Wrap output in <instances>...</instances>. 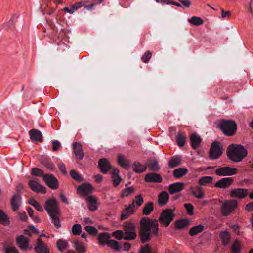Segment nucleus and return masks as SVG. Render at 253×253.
Returning a JSON list of instances; mask_svg holds the SVG:
<instances>
[{
    "instance_id": "nucleus-1",
    "label": "nucleus",
    "mask_w": 253,
    "mask_h": 253,
    "mask_svg": "<svg viewBox=\"0 0 253 253\" xmlns=\"http://www.w3.org/2000/svg\"><path fill=\"white\" fill-rule=\"evenodd\" d=\"M140 224V236L143 243L150 240L153 235L158 236L159 225L157 220L144 217L141 220Z\"/></svg>"
},
{
    "instance_id": "nucleus-2",
    "label": "nucleus",
    "mask_w": 253,
    "mask_h": 253,
    "mask_svg": "<svg viewBox=\"0 0 253 253\" xmlns=\"http://www.w3.org/2000/svg\"><path fill=\"white\" fill-rule=\"evenodd\" d=\"M247 151L240 145L231 144L229 146L227 155L228 158L235 162H239L246 157Z\"/></svg>"
},
{
    "instance_id": "nucleus-3",
    "label": "nucleus",
    "mask_w": 253,
    "mask_h": 253,
    "mask_svg": "<svg viewBox=\"0 0 253 253\" xmlns=\"http://www.w3.org/2000/svg\"><path fill=\"white\" fill-rule=\"evenodd\" d=\"M219 126L223 133L226 135H233L237 130L235 122L231 120H221Z\"/></svg>"
},
{
    "instance_id": "nucleus-4",
    "label": "nucleus",
    "mask_w": 253,
    "mask_h": 253,
    "mask_svg": "<svg viewBox=\"0 0 253 253\" xmlns=\"http://www.w3.org/2000/svg\"><path fill=\"white\" fill-rule=\"evenodd\" d=\"M45 209L49 216L60 214L58 202L55 198L48 199L45 203Z\"/></svg>"
},
{
    "instance_id": "nucleus-5",
    "label": "nucleus",
    "mask_w": 253,
    "mask_h": 253,
    "mask_svg": "<svg viewBox=\"0 0 253 253\" xmlns=\"http://www.w3.org/2000/svg\"><path fill=\"white\" fill-rule=\"evenodd\" d=\"M174 209H166L162 211L159 217V221L161 224L165 226H168L170 222L173 220L174 214L173 211Z\"/></svg>"
},
{
    "instance_id": "nucleus-6",
    "label": "nucleus",
    "mask_w": 253,
    "mask_h": 253,
    "mask_svg": "<svg viewBox=\"0 0 253 253\" xmlns=\"http://www.w3.org/2000/svg\"><path fill=\"white\" fill-rule=\"evenodd\" d=\"M237 207L236 200H229L224 202L221 207V211L223 215H229Z\"/></svg>"
},
{
    "instance_id": "nucleus-7",
    "label": "nucleus",
    "mask_w": 253,
    "mask_h": 253,
    "mask_svg": "<svg viewBox=\"0 0 253 253\" xmlns=\"http://www.w3.org/2000/svg\"><path fill=\"white\" fill-rule=\"evenodd\" d=\"M223 149L222 145L218 142H214L212 143L209 152V157L211 159H217L222 154Z\"/></svg>"
},
{
    "instance_id": "nucleus-8",
    "label": "nucleus",
    "mask_w": 253,
    "mask_h": 253,
    "mask_svg": "<svg viewBox=\"0 0 253 253\" xmlns=\"http://www.w3.org/2000/svg\"><path fill=\"white\" fill-rule=\"evenodd\" d=\"M137 236L135 227L133 224L127 223L124 228V239L126 240H134Z\"/></svg>"
},
{
    "instance_id": "nucleus-9",
    "label": "nucleus",
    "mask_w": 253,
    "mask_h": 253,
    "mask_svg": "<svg viewBox=\"0 0 253 253\" xmlns=\"http://www.w3.org/2000/svg\"><path fill=\"white\" fill-rule=\"evenodd\" d=\"M237 172V169L236 168H233L229 167H223L217 169L215 173L219 176H230L235 175Z\"/></svg>"
},
{
    "instance_id": "nucleus-10",
    "label": "nucleus",
    "mask_w": 253,
    "mask_h": 253,
    "mask_svg": "<svg viewBox=\"0 0 253 253\" xmlns=\"http://www.w3.org/2000/svg\"><path fill=\"white\" fill-rule=\"evenodd\" d=\"M93 190L92 185L88 183H83L77 188V192L80 196H86L90 194Z\"/></svg>"
},
{
    "instance_id": "nucleus-11",
    "label": "nucleus",
    "mask_w": 253,
    "mask_h": 253,
    "mask_svg": "<svg viewBox=\"0 0 253 253\" xmlns=\"http://www.w3.org/2000/svg\"><path fill=\"white\" fill-rule=\"evenodd\" d=\"M16 243L22 250H30L32 248V247H29V239L23 235H20L16 238Z\"/></svg>"
},
{
    "instance_id": "nucleus-12",
    "label": "nucleus",
    "mask_w": 253,
    "mask_h": 253,
    "mask_svg": "<svg viewBox=\"0 0 253 253\" xmlns=\"http://www.w3.org/2000/svg\"><path fill=\"white\" fill-rule=\"evenodd\" d=\"M43 178L46 184L51 189H56L59 187L57 179L53 175L46 174L43 175Z\"/></svg>"
},
{
    "instance_id": "nucleus-13",
    "label": "nucleus",
    "mask_w": 253,
    "mask_h": 253,
    "mask_svg": "<svg viewBox=\"0 0 253 253\" xmlns=\"http://www.w3.org/2000/svg\"><path fill=\"white\" fill-rule=\"evenodd\" d=\"M29 185L31 190L35 192L42 194H45L46 192L45 187L40 184L36 179L29 181Z\"/></svg>"
},
{
    "instance_id": "nucleus-14",
    "label": "nucleus",
    "mask_w": 253,
    "mask_h": 253,
    "mask_svg": "<svg viewBox=\"0 0 253 253\" xmlns=\"http://www.w3.org/2000/svg\"><path fill=\"white\" fill-rule=\"evenodd\" d=\"M230 194L231 197L243 199L248 195V190L245 188H234L231 190Z\"/></svg>"
},
{
    "instance_id": "nucleus-15",
    "label": "nucleus",
    "mask_w": 253,
    "mask_h": 253,
    "mask_svg": "<svg viewBox=\"0 0 253 253\" xmlns=\"http://www.w3.org/2000/svg\"><path fill=\"white\" fill-rule=\"evenodd\" d=\"M233 182L231 177L222 178L215 183V186L220 188H226L229 187Z\"/></svg>"
},
{
    "instance_id": "nucleus-16",
    "label": "nucleus",
    "mask_w": 253,
    "mask_h": 253,
    "mask_svg": "<svg viewBox=\"0 0 253 253\" xmlns=\"http://www.w3.org/2000/svg\"><path fill=\"white\" fill-rule=\"evenodd\" d=\"M190 193L197 199H202L204 197V192L203 188L199 186H191L189 188Z\"/></svg>"
},
{
    "instance_id": "nucleus-17",
    "label": "nucleus",
    "mask_w": 253,
    "mask_h": 253,
    "mask_svg": "<svg viewBox=\"0 0 253 253\" xmlns=\"http://www.w3.org/2000/svg\"><path fill=\"white\" fill-rule=\"evenodd\" d=\"M136 211L135 205L134 203L129 205L127 207H126L125 210L122 212L121 218L124 220L128 217L131 214H133Z\"/></svg>"
},
{
    "instance_id": "nucleus-18",
    "label": "nucleus",
    "mask_w": 253,
    "mask_h": 253,
    "mask_svg": "<svg viewBox=\"0 0 253 253\" xmlns=\"http://www.w3.org/2000/svg\"><path fill=\"white\" fill-rule=\"evenodd\" d=\"M184 183L182 182H176L170 184L168 188L169 192L171 194H174L181 191L184 189Z\"/></svg>"
},
{
    "instance_id": "nucleus-19",
    "label": "nucleus",
    "mask_w": 253,
    "mask_h": 253,
    "mask_svg": "<svg viewBox=\"0 0 253 253\" xmlns=\"http://www.w3.org/2000/svg\"><path fill=\"white\" fill-rule=\"evenodd\" d=\"M145 180L147 182H161L162 180L161 176L156 173H150L146 175Z\"/></svg>"
},
{
    "instance_id": "nucleus-20",
    "label": "nucleus",
    "mask_w": 253,
    "mask_h": 253,
    "mask_svg": "<svg viewBox=\"0 0 253 253\" xmlns=\"http://www.w3.org/2000/svg\"><path fill=\"white\" fill-rule=\"evenodd\" d=\"M34 249L37 253H49L46 246L40 238L37 239V243Z\"/></svg>"
},
{
    "instance_id": "nucleus-21",
    "label": "nucleus",
    "mask_w": 253,
    "mask_h": 253,
    "mask_svg": "<svg viewBox=\"0 0 253 253\" xmlns=\"http://www.w3.org/2000/svg\"><path fill=\"white\" fill-rule=\"evenodd\" d=\"M29 134L30 139L33 141L41 142L42 140V135L41 132L37 129H32L29 131Z\"/></svg>"
},
{
    "instance_id": "nucleus-22",
    "label": "nucleus",
    "mask_w": 253,
    "mask_h": 253,
    "mask_svg": "<svg viewBox=\"0 0 253 253\" xmlns=\"http://www.w3.org/2000/svg\"><path fill=\"white\" fill-rule=\"evenodd\" d=\"M98 166L101 171L103 173H107L111 168L109 162L105 158L102 159L99 161Z\"/></svg>"
},
{
    "instance_id": "nucleus-23",
    "label": "nucleus",
    "mask_w": 253,
    "mask_h": 253,
    "mask_svg": "<svg viewBox=\"0 0 253 253\" xmlns=\"http://www.w3.org/2000/svg\"><path fill=\"white\" fill-rule=\"evenodd\" d=\"M21 197L19 195L16 194L13 195L11 200V204L13 211H16L18 210L21 204Z\"/></svg>"
},
{
    "instance_id": "nucleus-24",
    "label": "nucleus",
    "mask_w": 253,
    "mask_h": 253,
    "mask_svg": "<svg viewBox=\"0 0 253 253\" xmlns=\"http://www.w3.org/2000/svg\"><path fill=\"white\" fill-rule=\"evenodd\" d=\"M190 138L192 147L195 149H197L199 146L202 139L196 133L192 134Z\"/></svg>"
},
{
    "instance_id": "nucleus-25",
    "label": "nucleus",
    "mask_w": 253,
    "mask_h": 253,
    "mask_svg": "<svg viewBox=\"0 0 253 253\" xmlns=\"http://www.w3.org/2000/svg\"><path fill=\"white\" fill-rule=\"evenodd\" d=\"M111 174L112 175V179L113 182V185L116 187L119 185L122 180L121 178L119 175V170L117 169H114L111 172Z\"/></svg>"
},
{
    "instance_id": "nucleus-26",
    "label": "nucleus",
    "mask_w": 253,
    "mask_h": 253,
    "mask_svg": "<svg viewBox=\"0 0 253 253\" xmlns=\"http://www.w3.org/2000/svg\"><path fill=\"white\" fill-rule=\"evenodd\" d=\"M87 205L89 210L94 211L97 210L96 199L92 196H88L86 198Z\"/></svg>"
},
{
    "instance_id": "nucleus-27",
    "label": "nucleus",
    "mask_w": 253,
    "mask_h": 253,
    "mask_svg": "<svg viewBox=\"0 0 253 253\" xmlns=\"http://www.w3.org/2000/svg\"><path fill=\"white\" fill-rule=\"evenodd\" d=\"M110 235L108 233H101L98 235L97 239L99 244L101 245H107L110 241Z\"/></svg>"
},
{
    "instance_id": "nucleus-28",
    "label": "nucleus",
    "mask_w": 253,
    "mask_h": 253,
    "mask_svg": "<svg viewBox=\"0 0 253 253\" xmlns=\"http://www.w3.org/2000/svg\"><path fill=\"white\" fill-rule=\"evenodd\" d=\"M73 148L76 156L81 160L84 157V153L82 151V145L78 142H75L73 144Z\"/></svg>"
},
{
    "instance_id": "nucleus-29",
    "label": "nucleus",
    "mask_w": 253,
    "mask_h": 253,
    "mask_svg": "<svg viewBox=\"0 0 253 253\" xmlns=\"http://www.w3.org/2000/svg\"><path fill=\"white\" fill-rule=\"evenodd\" d=\"M118 162L121 167L125 169L128 168L130 165L129 161L126 159L124 155L121 154L118 155Z\"/></svg>"
},
{
    "instance_id": "nucleus-30",
    "label": "nucleus",
    "mask_w": 253,
    "mask_h": 253,
    "mask_svg": "<svg viewBox=\"0 0 253 253\" xmlns=\"http://www.w3.org/2000/svg\"><path fill=\"white\" fill-rule=\"evenodd\" d=\"M133 170L136 173H141L146 171L147 166L139 162H135L132 166Z\"/></svg>"
},
{
    "instance_id": "nucleus-31",
    "label": "nucleus",
    "mask_w": 253,
    "mask_h": 253,
    "mask_svg": "<svg viewBox=\"0 0 253 253\" xmlns=\"http://www.w3.org/2000/svg\"><path fill=\"white\" fill-rule=\"evenodd\" d=\"M213 180V178L211 176H203L200 179H199L198 183L200 185L208 186L212 183Z\"/></svg>"
},
{
    "instance_id": "nucleus-32",
    "label": "nucleus",
    "mask_w": 253,
    "mask_h": 253,
    "mask_svg": "<svg viewBox=\"0 0 253 253\" xmlns=\"http://www.w3.org/2000/svg\"><path fill=\"white\" fill-rule=\"evenodd\" d=\"M188 172V169L185 168H180L173 171V176L176 178H180L185 175Z\"/></svg>"
},
{
    "instance_id": "nucleus-33",
    "label": "nucleus",
    "mask_w": 253,
    "mask_h": 253,
    "mask_svg": "<svg viewBox=\"0 0 253 253\" xmlns=\"http://www.w3.org/2000/svg\"><path fill=\"white\" fill-rule=\"evenodd\" d=\"M0 224L4 226H9L10 225L9 218L2 210H0Z\"/></svg>"
},
{
    "instance_id": "nucleus-34",
    "label": "nucleus",
    "mask_w": 253,
    "mask_h": 253,
    "mask_svg": "<svg viewBox=\"0 0 253 253\" xmlns=\"http://www.w3.org/2000/svg\"><path fill=\"white\" fill-rule=\"evenodd\" d=\"M169 198V196L167 192H162L158 196L159 204L161 205H164L166 204Z\"/></svg>"
},
{
    "instance_id": "nucleus-35",
    "label": "nucleus",
    "mask_w": 253,
    "mask_h": 253,
    "mask_svg": "<svg viewBox=\"0 0 253 253\" xmlns=\"http://www.w3.org/2000/svg\"><path fill=\"white\" fill-rule=\"evenodd\" d=\"M74 247L79 253H84L85 251V247L84 244L80 241H74Z\"/></svg>"
},
{
    "instance_id": "nucleus-36",
    "label": "nucleus",
    "mask_w": 253,
    "mask_h": 253,
    "mask_svg": "<svg viewBox=\"0 0 253 253\" xmlns=\"http://www.w3.org/2000/svg\"><path fill=\"white\" fill-rule=\"evenodd\" d=\"M220 236L223 244L225 246H226L229 244L230 239V235L227 230L221 232Z\"/></svg>"
},
{
    "instance_id": "nucleus-37",
    "label": "nucleus",
    "mask_w": 253,
    "mask_h": 253,
    "mask_svg": "<svg viewBox=\"0 0 253 253\" xmlns=\"http://www.w3.org/2000/svg\"><path fill=\"white\" fill-rule=\"evenodd\" d=\"M153 210V203L152 202H149L144 205L143 209V214L145 215H149Z\"/></svg>"
},
{
    "instance_id": "nucleus-38",
    "label": "nucleus",
    "mask_w": 253,
    "mask_h": 253,
    "mask_svg": "<svg viewBox=\"0 0 253 253\" xmlns=\"http://www.w3.org/2000/svg\"><path fill=\"white\" fill-rule=\"evenodd\" d=\"M189 23L195 26H199L204 23L203 19L197 16H192L191 18L188 19Z\"/></svg>"
},
{
    "instance_id": "nucleus-39",
    "label": "nucleus",
    "mask_w": 253,
    "mask_h": 253,
    "mask_svg": "<svg viewBox=\"0 0 253 253\" xmlns=\"http://www.w3.org/2000/svg\"><path fill=\"white\" fill-rule=\"evenodd\" d=\"M147 167L151 170L158 171L160 169V167L158 162L156 160L150 161L147 165Z\"/></svg>"
},
{
    "instance_id": "nucleus-40",
    "label": "nucleus",
    "mask_w": 253,
    "mask_h": 253,
    "mask_svg": "<svg viewBox=\"0 0 253 253\" xmlns=\"http://www.w3.org/2000/svg\"><path fill=\"white\" fill-rule=\"evenodd\" d=\"M204 227L202 225L192 227L189 230V234L191 236H194L202 232L203 230Z\"/></svg>"
},
{
    "instance_id": "nucleus-41",
    "label": "nucleus",
    "mask_w": 253,
    "mask_h": 253,
    "mask_svg": "<svg viewBox=\"0 0 253 253\" xmlns=\"http://www.w3.org/2000/svg\"><path fill=\"white\" fill-rule=\"evenodd\" d=\"M240 250V243L238 240H235L232 244L231 248V253H239Z\"/></svg>"
},
{
    "instance_id": "nucleus-42",
    "label": "nucleus",
    "mask_w": 253,
    "mask_h": 253,
    "mask_svg": "<svg viewBox=\"0 0 253 253\" xmlns=\"http://www.w3.org/2000/svg\"><path fill=\"white\" fill-rule=\"evenodd\" d=\"M104 0H91V3L89 5H85L84 8L87 10H90L94 8L96 5L101 4Z\"/></svg>"
},
{
    "instance_id": "nucleus-43",
    "label": "nucleus",
    "mask_w": 253,
    "mask_h": 253,
    "mask_svg": "<svg viewBox=\"0 0 253 253\" xmlns=\"http://www.w3.org/2000/svg\"><path fill=\"white\" fill-rule=\"evenodd\" d=\"M181 164L180 157H175L171 159L169 162V166L171 168L175 167Z\"/></svg>"
},
{
    "instance_id": "nucleus-44",
    "label": "nucleus",
    "mask_w": 253,
    "mask_h": 253,
    "mask_svg": "<svg viewBox=\"0 0 253 253\" xmlns=\"http://www.w3.org/2000/svg\"><path fill=\"white\" fill-rule=\"evenodd\" d=\"M57 245L59 250L60 251L65 250L68 247V242L63 240H58L57 242Z\"/></svg>"
},
{
    "instance_id": "nucleus-45",
    "label": "nucleus",
    "mask_w": 253,
    "mask_h": 253,
    "mask_svg": "<svg viewBox=\"0 0 253 253\" xmlns=\"http://www.w3.org/2000/svg\"><path fill=\"white\" fill-rule=\"evenodd\" d=\"M60 214H53L50 216L52 222L54 224L55 226L57 228H59L61 227V224L59 220V217Z\"/></svg>"
},
{
    "instance_id": "nucleus-46",
    "label": "nucleus",
    "mask_w": 253,
    "mask_h": 253,
    "mask_svg": "<svg viewBox=\"0 0 253 253\" xmlns=\"http://www.w3.org/2000/svg\"><path fill=\"white\" fill-rule=\"evenodd\" d=\"M107 245L115 251H119L121 248V247L119 246L118 242L113 240H110Z\"/></svg>"
},
{
    "instance_id": "nucleus-47",
    "label": "nucleus",
    "mask_w": 253,
    "mask_h": 253,
    "mask_svg": "<svg viewBox=\"0 0 253 253\" xmlns=\"http://www.w3.org/2000/svg\"><path fill=\"white\" fill-rule=\"evenodd\" d=\"M29 203L34 207L38 211L42 212L43 211L42 207L34 199L29 200Z\"/></svg>"
},
{
    "instance_id": "nucleus-48",
    "label": "nucleus",
    "mask_w": 253,
    "mask_h": 253,
    "mask_svg": "<svg viewBox=\"0 0 253 253\" xmlns=\"http://www.w3.org/2000/svg\"><path fill=\"white\" fill-rule=\"evenodd\" d=\"M177 144L180 147H182L185 143V137L184 135L178 133L176 139Z\"/></svg>"
},
{
    "instance_id": "nucleus-49",
    "label": "nucleus",
    "mask_w": 253,
    "mask_h": 253,
    "mask_svg": "<svg viewBox=\"0 0 253 253\" xmlns=\"http://www.w3.org/2000/svg\"><path fill=\"white\" fill-rule=\"evenodd\" d=\"M72 233L75 235H79L81 233L82 227L79 224H74L72 229Z\"/></svg>"
},
{
    "instance_id": "nucleus-50",
    "label": "nucleus",
    "mask_w": 253,
    "mask_h": 253,
    "mask_svg": "<svg viewBox=\"0 0 253 253\" xmlns=\"http://www.w3.org/2000/svg\"><path fill=\"white\" fill-rule=\"evenodd\" d=\"M71 177L78 182L83 181L82 177L74 170H71L70 172Z\"/></svg>"
},
{
    "instance_id": "nucleus-51",
    "label": "nucleus",
    "mask_w": 253,
    "mask_h": 253,
    "mask_svg": "<svg viewBox=\"0 0 253 253\" xmlns=\"http://www.w3.org/2000/svg\"><path fill=\"white\" fill-rule=\"evenodd\" d=\"M31 173L32 175L36 176H42L44 175L42 170L39 168H34L32 169Z\"/></svg>"
},
{
    "instance_id": "nucleus-52",
    "label": "nucleus",
    "mask_w": 253,
    "mask_h": 253,
    "mask_svg": "<svg viewBox=\"0 0 253 253\" xmlns=\"http://www.w3.org/2000/svg\"><path fill=\"white\" fill-rule=\"evenodd\" d=\"M184 207L186 210L187 213L189 215H193L194 214V207L191 204H184Z\"/></svg>"
},
{
    "instance_id": "nucleus-53",
    "label": "nucleus",
    "mask_w": 253,
    "mask_h": 253,
    "mask_svg": "<svg viewBox=\"0 0 253 253\" xmlns=\"http://www.w3.org/2000/svg\"><path fill=\"white\" fill-rule=\"evenodd\" d=\"M143 198L141 195H137L135 197V200H134L132 203H134V205L136 204L138 207H140L143 203Z\"/></svg>"
},
{
    "instance_id": "nucleus-54",
    "label": "nucleus",
    "mask_w": 253,
    "mask_h": 253,
    "mask_svg": "<svg viewBox=\"0 0 253 253\" xmlns=\"http://www.w3.org/2000/svg\"><path fill=\"white\" fill-rule=\"evenodd\" d=\"M85 231L91 235H95L97 233V230L93 226H86L84 227Z\"/></svg>"
},
{
    "instance_id": "nucleus-55",
    "label": "nucleus",
    "mask_w": 253,
    "mask_h": 253,
    "mask_svg": "<svg viewBox=\"0 0 253 253\" xmlns=\"http://www.w3.org/2000/svg\"><path fill=\"white\" fill-rule=\"evenodd\" d=\"M113 236L118 240H121L123 238H124L123 235H124V232L122 230H117L114 232L112 234Z\"/></svg>"
},
{
    "instance_id": "nucleus-56",
    "label": "nucleus",
    "mask_w": 253,
    "mask_h": 253,
    "mask_svg": "<svg viewBox=\"0 0 253 253\" xmlns=\"http://www.w3.org/2000/svg\"><path fill=\"white\" fill-rule=\"evenodd\" d=\"M134 191V189L132 187H129L124 190L122 193L123 196L127 197L132 194Z\"/></svg>"
},
{
    "instance_id": "nucleus-57",
    "label": "nucleus",
    "mask_w": 253,
    "mask_h": 253,
    "mask_svg": "<svg viewBox=\"0 0 253 253\" xmlns=\"http://www.w3.org/2000/svg\"><path fill=\"white\" fill-rule=\"evenodd\" d=\"M151 57L152 53L150 52H147L142 56L141 60L144 63H148Z\"/></svg>"
},
{
    "instance_id": "nucleus-58",
    "label": "nucleus",
    "mask_w": 253,
    "mask_h": 253,
    "mask_svg": "<svg viewBox=\"0 0 253 253\" xmlns=\"http://www.w3.org/2000/svg\"><path fill=\"white\" fill-rule=\"evenodd\" d=\"M152 249L149 245H146L142 247L140 251V253H151Z\"/></svg>"
},
{
    "instance_id": "nucleus-59",
    "label": "nucleus",
    "mask_w": 253,
    "mask_h": 253,
    "mask_svg": "<svg viewBox=\"0 0 253 253\" xmlns=\"http://www.w3.org/2000/svg\"><path fill=\"white\" fill-rule=\"evenodd\" d=\"M6 253H19L18 250L14 246H9L5 249Z\"/></svg>"
},
{
    "instance_id": "nucleus-60",
    "label": "nucleus",
    "mask_w": 253,
    "mask_h": 253,
    "mask_svg": "<svg viewBox=\"0 0 253 253\" xmlns=\"http://www.w3.org/2000/svg\"><path fill=\"white\" fill-rule=\"evenodd\" d=\"M52 144H53L52 149H53V151H56L58 150L61 147V145L60 143L57 140L53 141L52 142Z\"/></svg>"
},
{
    "instance_id": "nucleus-61",
    "label": "nucleus",
    "mask_w": 253,
    "mask_h": 253,
    "mask_svg": "<svg viewBox=\"0 0 253 253\" xmlns=\"http://www.w3.org/2000/svg\"><path fill=\"white\" fill-rule=\"evenodd\" d=\"M186 226V221L184 220H180L176 222L175 226L178 229H183Z\"/></svg>"
},
{
    "instance_id": "nucleus-62",
    "label": "nucleus",
    "mask_w": 253,
    "mask_h": 253,
    "mask_svg": "<svg viewBox=\"0 0 253 253\" xmlns=\"http://www.w3.org/2000/svg\"><path fill=\"white\" fill-rule=\"evenodd\" d=\"M29 231H31L33 233H38V230L34 226H30L28 227V229L25 230V234H29L30 236L31 235L28 233Z\"/></svg>"
},
{
    "instance_id": "nucleus-63",
    "label": "nucleus",
    "mask_w": 253,
    "mask_h": 253,
    "mask_svg": "<svg viewBox=\"0 0 253 253\" xmlns=\"http://www.w3.org/2000/svg\"><path fill=\"white\" fill-rule=\"evenodd\" d=\"M78 9H79V7H75L74 5L72 6L71 8L65 7L64 8V10L68 13L72 14L75 11H76Z\"/></svg>"
},
{
    "instance_id": "nucleus-64",
    "label": "nucleus",
    "mask_w": 253,
    "mask_h": 253,
    "mask_svg": "<svg viewBox=\"0 0 253 253\" xmlns=\"http://www.w3.org/2000/svg\"><path fill=\"white\" fill-rule=\"evenodd\" d=\"M179 1L183 6L186 8L189 7L191 4L189 0H180Z\"/></svg>"
}]
</instances>
